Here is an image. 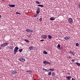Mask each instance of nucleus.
Segmentation results:
<instances>
[{
    "label": "nucleus",
    "mask_w": 80,
    "mask_h": 80,
    "mask_svg": "<svg viewBox=\"0 0 80 80\" xmlns=\"http://www.w3.org/2000/svg\"><path fill=\"white\" fill-rule=\"evenodd\" d=\"M48 76H50V75H52V72H51V71H50L48 74Z\"/></svg>",
    "instance_id": "a211bd4d"
},
{
    "label": "nucleus",
    "mask_w": 80,
    "mask_h": 80,
    "mask_svg": "<svg viewBox=\"0 0 80 80\" xmlns=\"http://www.w3.org/2000/svg\"><path fill=\"white\" fill-rule=\"evenodd\" d=\"M78 45H79V44H78V43H77L76 44V47H78Z\"/></svg>",
    "instance_id": "cd10ccee"
},
{
    "label": "nucleus",
    "mask_w": 80,
    "mask_h": 80,
    "mask_svg": "<svg viewBox=\"0 0 80 80\" xmlns=\"http://www.w3.org/2000/svg\"><path fill=\"white\" fill-rule=\"evenodd\" d=\"M40 22H42V18H40L39 19Z\"/></svg>",
    "instance_id": "2f4dec72"
},
{
    "label": "nucleus",
    "mask_w": 80,
    "mask_h": 80,
    "mask_svg": "<svg viewBox=\"0 0 80 80\" xmlns=\"http://www.w3.org/2000/svg\"><path fill=\"white\" fill-rule=\"evenodd\" d=\"M2 17V16L1 15H0V18Z\"/></svg>",
    "instance_id": "ea45409f"
},
{
    "label": "nucleus",
    "mask_w": 80,
    "mask_h": 80,
    "mask_svg": "<svg viewBox=\"0 0 80 80\" xmlns=\"http://www.w3.org/2000/svg\"><path fill=\"white\" fill-rule=\"evenodd\" d=\"M71 80H76L74 79L73 78H72Z\"/></svg>",
    "instance_id": "e433bc0d"
},
{
    "label": "nucleus",
    "mask_w": 80,
    "mask_h": 80,
    "mask_svg": "<svg viewBox=\"0 0 80 80\" xmlns=\"http://www.w3.org/2000/svg\"><path fill=\"white\" fill-rule=\"evenodd\" d=\"M76 64L78 65V66H80V63H79L78 62H76Z\"/></svg>",
    "instance_id": "a878e982"
},
{
    "label": "nucleus",
    "mask_w": 80,
    "mask_h": 80,
    "mask_svg": "<svg viewBox=\"0 0 80 80\" xmlns=\"http://www.w3.org/2000/svg\"><path fill=\"white\" fill-rule=\"evenodd\" d=\"M27 37H30V35H27Z\"/></svg>",
    "instance_id": "c9c22d12"
},
{
    "label": "nucleus",
    "mask_w": 80,
    "mask_h": 80,
    "mask_svg": "<svg viewBox=\"0 0 80 80\" xmlns=\"http://www.w3.org/2000/svg\"><path fill=\"white\" fill-rule=\"evenodd\" d=\"M43 53L44 54H45L46 55H47V54L48 53L47 52H46L45 51H44Z\"/></svg>",
    "instance_id": "4be33fe9"
},
{
    "label": "nucleus",
    "mask_w": 80,
    "mask_h": 80,
    "mask_svg": "<svg viewBox=\"0 0 80 80\" xmlns=\"http://www.w3.org/2000/svg\"><path fill=\"white\" fill-rule=\"evenodd\" d=\"M50 20H55V18L54 17H51L50 18Z\"/></svg>",
    "instance_id": "412c9836"
},
{
    "label": "nucleus",
    "mask_w": 80,
    "mask_h": 80,
    "mask_svg": "<svg viewBox=\"0 0 80 80\" xmlns=\"http://www.w3.org/2000/svg\"><path fill=\"white\" fill-rule=\"evenodd\" d=\"M8 45V42L4 43L1 44V47H4L7 46V45Z\"/></svg>",
    "instance_id": "f03ea898"
},
{
    "label": "nucleus",
    "mask_w": 80,
    "mask_h": 80,
    "mask_svg": "<svg viewBox=\"0 0 80 80\" xmlns=\"http://www.w3.org/2000/svg\"><path fill=\"white\" fill-rule=\"evenodd\" d=\"M19 49V48H18V47H16L14 49V55H15L17 53V51H18V50Z\"/></svg>",
    "instance_id": "f257e3e1"
},
{
    "label": "nucleus",
    "mask_w": 80,
    "mask_h": 80,
    "mask_svg": "<svg viewBox=\"0 0 80 80\" xmlns=\"http://www.w3.org/2000/svg\"><path fill=\"white\" fill-rule=\"evenodd\" d=\"M19 51L20 52H22L23 51V49H20L19 50Z\"/></svg>",
    "instance_id": "c85d7f7f"
},
{
    "label": "nucleus",
    "mask_w": 80,
    "mask_h": 80,
    "mask_svg": "<svg viewBox=\"0 0 80 80\" xmlns=\"http://www.w3.org/2000/svg\"><path fill=\"white\" fill-rule=\"evenodd\" d=\"M2 1H3V2H4V1H5V0H2Z\"/></svg>",
    "instance_id": "79ce46f5"
},
{
    "label": "nucleus",
    "mask_w": 80,
    "mask_h": 80,
    "mask_svg": "<svg viewBox=\"0 0 80 80\" xmlns=\"http://www.w3.org/2000/svg\"><path fill=\"white\" fill-rule=\"evenodd\" d=\"M46 72H48V71H46Z\"/></svg>",
    "instance_id": "c03bdc74"
},
{
    "label": "nucleus",
    "mask_w": 80,
    "mask_h": 80,
    "mask_svg": "<svg viewBox=\"0 0 80 80\" xmlns=\"http://www.w3.org/2000/svg\"><path fill=\"white\" fill-rule=\"evenodd\" d=\"M37 16H38V14H36L34 15V17H37Z\"/></svg>",
    "instance_id": "bb28decb"
},
{
    "label": "nucleus",
    "mask_w": 80,
    "mask_h": 80,
    "mask_svg": "<svg viewBox=\"0 0 80 80\" xmlns=\"http://www.w3.org/2000/svg\"><path fill=\"white\" fill-rule=\"evenodd\" d=\"M41 37L42 38L45 39L46 38H47V36L43 34L41 36Z\"/></svg>",
    "instance_id": "20e7f679"
},
{
    "label": "nucleus",
    "mask_w": 80,
    "mask_h": 80,
    "mask_svg": "<svg viewBox=\"0 0 80 80\" xmlns=\"http://www.w3.org/2000/svg\"><path fill=\"white\" fill-rule=\"evenodd\" d=\"M67 74H68V75H70V73H68Z\"/></svg>",
    "instance_id": "4c0bfd02"
},
{
    "label": "nucleus",
    "mask_w": 80,
    "mask_h": 80,
    "mask_svg": "<svg viewBox=\"0 0 80 80\" xmlns=\"http://www.w3.org/2000/svg\"><path fill=\"white\" fill-rule=\"evenodd\" d=\"M68 22L69 23H72L73 22V19L71 18H70L68 19Z\"/></svg>",
    "instance_id": "39448f33"
},
{
    "label": "nucleus",
    "mask_w": 80,
    "mask_h": 80,
    "mask_svg": "<svg viewBox=\"0 0 80 80\" xmlns=\"http://www.w3.org/2000/svg\"><path fill=\"white\" fill-rule=\"evenodd\" d=\"M33 48H35V47L33 46H31L29 48V49H30V50H33Z\"/></svg>",
    "instance_id": "2eb2a0df"
},
{
    "label": "nucleus",
    "mask_w": 80,
    "mask_h": 80,
    "mask_svg": "<svg viewBox=\"0 0 80 80\" xmlns=\"http://www.w3.org/2000/svg\"><path fill=\"white\" fill-rule=\"evenodd\" d=\"M55 69L53 68H51L49 69V70H50V71H54Z\"/></svg>",
    "instance_id": "5701e85b"
},
{
    "label": "nucleus",
    "mask_w": 80,
    "mask_h": 80,
    "mask_svg": "<svg viewBox=\"0 0 80 80\" xmlns=\"http://www.w3.org/2000/svg\"><path fill=\"white\" fill-rule=\"evenodd\" d=\"M62 48H61L60 49H59V50H62Z\"/></svg>",
    "instance_id": "58836bf2"
},
{
    "label": "nucleus",
    "mask_w": 80,
    "mask_h": 80,
    "mask_svg": "<svg viewBox=\"0 0 80 80\" xmlns=\"http://www.w3.org/2000/svg\"><path fill=\"white\" fill-rule=\"evenodd\" d=\"M35 2L37 4H40V2L37 1H36Z\"/></svg>",
    "instance_id": "393cba45"
},
{
    "label": "nucleus",
    "mask_w": 80,
    "mask_h": 80,
    "mask_svg": "<svg viewBox=\"0 0 80 80\" xmlns=\"http://www.w3.org/2000/svg\"><path fill=\"white\" fill-rule=\"evenodd\" d=\"M69 58H71V57H69Z\"/></svg>",
    "instance_id": "a19ab883"
},
{
    "label": "nucleus",
    "mask_w": 80,
    "mask_h": 80,
    "mask_svg": "<svg viewBox=\"0 0 80 80\" xmlns=\"http://www.w3.org/2000/svg\"><path fill=\"white\" fill-rule=\"evenodd\" d=\"M60 47H61L60 44H58L57 46L58 48H60Z\"/></svg>",
    "instance_id": "b1692460"
},
{
    "label": "nucleus",
    "mask_w": 80,
    "mask_h": 80,
    "mask_svg": "<svg viewBox=\"0 0 80 80\" xmlns=\"http://www.w3.org/2000/svg\"><path fill=\"white\" fill-rule=\"evenodd\" d=\"M48 38L49 39H51L52 38V36L50 35H48Z\"/></svg>",
    "instance_id": "6ab92c4d"
},
{
    "label": "nucleus",
    "mask_w": 80,
    "mask_h": 80,
    "mask_svg": "<svg viewBox=\"0 0 80 80\" xmlns=\"http://www.w3.org/2000/svg\"><path fill=\"white\" fill-rule=\"evenodd\" d=\"M29 72V73H32V72H31V71H27V72Z\"/></svg>",
    "instance_id": "7c9ffc66"
},
{
    "label": "nucleus",
    "mask_w": 80,
    "mask_h": 80,
    "mask_svg": "<svg viewBox=\"0 0 80 80\" xmlns=\"http://www.w3.org/2000/svg\"><path fill=\"white\" fill-rule=\"evenodd\" d=\"M43 41H44L43 39L40 40V42H43Z\"/></svg>",
    "instance_id": "f704fd0d"
},
{
    "label": "nucleus",
    "mask_w": 80,
    "mask_h": 80,
    "mask_svg": "<svg viewBox=\"0 0 80 80\" xmlns=\"http://www.w3.org/2000/svg\"><path fill=\"white\" fill-rule=\"evenodd\" d=\"M0 49H1V48H0Z\"/></svg>",
    "instance_id": "37998d69"
},
{
    "label": "nucleus",
    "mask_w": 80,
    "mask_h": 80,
    "mask_svg": "<svg viewBox=\"0 0 80 80\" xmlns=\"http://www.w3.org/2000/svg\"><path fill=\"white\" fill-rule=\"evenodd\" d=\"M8 6L10 7H15V4H9L8 5Z\"/></svg>",
    "instance_id": "9d476101"
},
{
    "label": "nucleus",
    "mask_w": 80,
    "mask_h": 80,
    "mask_svg": "<svg viewBox=\"0 0 80 80\" xmlns=\"http://www.w3.org/2000/svg\"><path fill=\"white\" fill-rule=\"evenodd\" d=\"M24 41H25V42H27V43H29V42H30V41H29L27 39H25L24 40Z\"/></svg>",
    "instance_id": "dca6fc26"
},
{
    "label": "nucleus",
    "mask_w": 80,
    "mask_h": 80,
    "mask_svg": "<svg viewBox=\"0 0 80 80\" xmlns=\"http://www.w3.org/2000/svg\"><path fill=\"white\" fill-rule=\"evenodd\" d=\"M55 76V73L54 72H52V76L54 77V76Z\"/></svg>",
    "instance_id": "f3484780"
},
{
    "label": "nucleus",
    "mask_w": 80,
    "mask_h": 80,
    "mask_svg": "<svg viewBox=\"0 0 80 80\" xmlns=\"http://www.w3.org/2000/svg\"><path fill=\"white\" fill-rule=\"evenodd\" d=\"M16 14H19V15H20V13H18V12H16Z\"/></svg>",
    "instance_id": "72a5a7b5"
},
{
    "label": "nucleus",
    "mask_w": 80,
    "mask_h": 80,
    "mask_svg": "<svg viewBox=\"0 0 80 80\" xmlns=\"http://www.w3.org/2000/svg\"><path fill=\"white\" fill-rule=\"evenodd\" d=\"M72 78V77L69 76H68L67 77H66V78L68 80H70V78Z\"/></svg>",
    "instance_id": "4468645a"
},
{
    "label": "nucleus",
    "mask_w": 80,
    "mask_h": 80,
    "mask_svg": "<svg viewBox=\"0 0 80 80\" xmlns=\"http://www.w3.org/2000/svg\"><path fill=\"white\" fill-rule=\"evenodd\" d=\"M75 59H72V61H71V62H75Z\"/></svg>",
    "instance_id": "c756f323"
},
{
    "label": "nucleus",
    "mask_w": 80,
    "mask_h": 80,
    "mask_svg": "<svg viewBox=\"0 0 80 80\" xmlns=\"http://www.w3.org/2000/svg\"><path fill=\"white\" fill-rule=\"evenodd\" d=\"M26 31L27 32H33V31L32 30H30L29 29H26Z\"/></svg>",
    "instance_id": "0eeeda50"
},
{
    "label": "nucleus",
    "mask_w": 80,
    "mask_h": 80,
    "mask_svg": "<svg viewBox=\"0 0 80 80\" xmlns=\"http://www.w3.org/2000/svg\"><path fill=\"white\" fill-rule=\"evenodd\" d=\"M64 38L65 40H69V39H70V37H68L66 36Z\"/></svg>",
    "instance_id": "1a4fd4ad"
},
{
    "label": "nucleus",
    "mask_w": 80,
    "mask_h": 80,
    "mask_svg": "<svg viewBox=\"0 0 80 80\" xmlns=\"http://www.w3.org/2000/svg\"><path fill=\"white\" fill-rule=\"evenodd\" d=\"M69 53L70 54H72V55H75V52H72V51H70L69 52Z\"/></svg>",
    "instance_id": "f8f14e48"
},
{
    "label": "nucleus",
    "mask_w": 80,
    "mask_h": 80,
    "mask_svg": "<svg viewBox=\"0 0 80 80\" xmlns=\"http://www.w3.org/2000/svg\"><path fill=\"white\" fill-rule=\"evenodd\" d=\"M38 7H42V8L43 7V5H38Z\"/></svg>",
    "instance_id": "aec40b11"
},
{
    "label": "nucleus",
    "mask_w": 80,
    "mask_h": 80,
    "mask_svg": "<svg viewBox=\"0 0 80 80\" xmlns=\"http://www.w3.org/2000/svg\"><path fill=\"white\" fill-rule=\"evenodd\" d=\"M43 63H44V64L45 65V64H50V62H49L48 61H45L43 62Z\"/></svg>",
    "instance_id": "6e6552de"
},
{
    "label": "nucleus",
    "mask_w": 80,
    "mask_h": 80,
    "mask_svg": "<svg viewBox=\"0 0 80 80\" xmlns=\"http://www.w3.org/2000/svg\"><path fill=\"white\" fill-rule=\"evenodd\" d=\"M36 13L37 14H38V13H40V8H38Z\"/></svg>",
    "instance_id": "ddd939ff"
},
{
    "label": "nucleus",
    "mask_w": 80,
    "mask_h": 80,
    "mask_svg": "<svg viewBox=\"0 0 80 80\" xmlns=\"http://www.w3.org/2000/svg\"><path fill=\"white\" fill-rule=\"evenodd\" d=\"M8 48H6L7 49L9 50H13V46H7Z\"/></svg>",
    "instance_id": "7ed1b4c3"
},
{
    "label": "nucleus",
    "mask_w": 80,
    "mask_h": 80,
    "mask_svg": "<svg viewBox=\"0 0 80 80\" xmlns=\"http://www.w3.org/2000/svg\"><path fill=\"white\" fill-rule=\"evenodd\" d=\"M19 60L20 62H25V59L23 58H20L19 59Z\"/></svg>",
    "instance_id": "423d86ee"
},
{
    "label": "nucleus",
    "mask_w": 80,
    "mask_h": 80,
    "mask_svg": "<svg viewBox=\"0 0 80 80\" xmlns=\"http://www.w3.org/2000/svg\"><path fill=\"white\" fill-rule=\"evenodd\" d=\"M12 74H16L17 73V72L15 70H14L12 71Z\"/></svg>",
    "instance_id": "9b49d317"
},
{
    "label": "nucleus",
    "mask_w": 80,
    "mask_h": 80,
    "mask_svg": "<svg viewBox=\"0 0 80 80\" xmlns=\"http://www.w3.org/2000/svg\"><path fill=\"white\" fill-rule=\"evenodd\" d=\"M43 71H47V69H45V68H43Z\"/></svg>",
    "instance_id": "473e14b6"
}]
</instances>
